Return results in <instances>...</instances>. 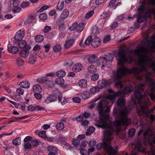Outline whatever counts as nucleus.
Segmentation results:
<instances>
[{"mask_svg":"<svg viewBox=\"0 0 155 155\" xmlns=\"http://www.w3.org/2000/svg\"><path fill=\"white\" fill-rule=\"evenodd\" d=\"M24 147L26 149H30L31 148V144L28 142L25 143L24 144Z\"/></svg>","mask_w":155,"mask_h":155,"instance_id":"57","label":"nucleus"},{"mask_svg":"<svg viewBox=\"0 0 155 155\" xmlns=\"http://www.w3.org/2000/svg\"><path fill=\"white\" fill-rule=\"evenodd\" d=\"M107 83L106 80L103 79L100 80L97 82V86L99 89H103L106 86Z\"/></svg>","mask_w":155,"mask_h":155,"instance_id":"13","label":"nucleus"},{"mask_svg":"<svg viewBox=\"0 0 155 155\" xmlns=\"http://www.w3.org/2000/svg\"><path fill=\"white\" fill-rule=\"evenodd\" d=\"M155 109V106L152 109L150 110H148V108L146 105L141 107L140 111H138L139 115L142 114L147 113H151Z\"/></svg>","mask_w":155,"mask_h":155,"instance_id":"8","label":"nucleus"},{"mask_svg":"<svg viewBox=\"0 0 155 155\" xmlns=\"http://www.w3.org/2000/svg\"><path fill=\"white\" fill-rule=\"evenodd\" d=\"M133 90L130 87H127L124 88L123 90L118 91L117 92L114 93L112 94H109L107 95L106 98L107 99L112 100L114 99L117 96H121L123 94H127L131 92Z\"/></svg>","mask_w":155,"mask_h":155,"instance_id":"4","label":"nucleus"},{"mask_svg":"<svg viewBox=\"0 0 155 155\" xmlns=\"http://www.w3.org/2000/svg\"><path fill=\"white\" fill-rule=\"evenodd\" d=\"M43 47L45 48V52H48L49 51V49L51 47V45L50 44H47L44 45Z\"/></svg>","mask_w":155,"mask_h":155,"instance_id":"55","label":"nucleus"},{"mask_svg":"<svg viewBox=\"0 0 155 155\" xmlns=\"http://www.w3.org/2000/svg\"><path fill=\"white\" fill-rule=\"evenodd\" d=\"M150 96L153 101H155V87L151 88V92L150 94Z\"/></svg>","mask_w":155,"mask_h":155,"instance_id":"32","label":"nucleus"},{"mask_svg":"<svg viewBox=\"0 0 155 155\" xmlns=\"http://www.w3.org/2000/svg\"><path fill=\"white\" fill-rule=\"evenodd\" d=\"M69 14V12L67 9H65L63 11L60 16L61 18L64 19L67 18Z\"/></svg>","mask_w":155,"mask_h":155,"instance_id":"22","label":"nucleus"},{"mask_svg":"<svg viewBox=\"0 0 155 155\" xmlns=\"http://www.w3.org/2000/svg\"><path fill=\"white\" fill-rule=\"evenodd\" d=\"M28 110L30 111L41 110H44V108L36 105H30L28 107Z\"/></svg>","mask_w":155,"mask_h":155,"instance_id":"10","label":"nucleus"},{"mask_svg":"<svg viewBox=\"0 0 155 155\" xmlns=\"http://www.w3.org/2000/svg\"><path fill=\"white\" fill-rule=\"evenodd\" d=\"M116 0H111L109 4V6L110 8H113L115 5Z\"/></svg>","mask_w":155,"mask_h":155,"instance_id":"63","label":"nucleus"},{"mask_svg":"<svg viewBox=\"0 0 155 155\" xmlns=\"http://www.w3.org/2000/svg\"><path fill=\"white\" fill-rule=\"evenodd\" d=\"M29 53V51L28 50H22L19 52L20 56L24 58H26Z\"/></svg>","mask_w":155,"mask_h":155,"instance_id":"23","label":"nucleus"},{"mask_svg":"<svg viewBox=\"0 0 155 155\" xmlns=\"http://www.w3.org/2000/svg\"><path fill=\"white\" fill-rule=\"evenodd\" d=\"M99 29L97 25H95L93 27L92 33L94 34L97 33L99 31Z\"/></svg>","mask_w":155,"mask_h":155,"instance_id":"46","label":"nucleus"},{"mask_svg":"<svg viewBox=\"0 0 155 155\" xmlns=\"http://www.w3.org/2000/svg\"><path fill=\"white\" fill-rule=\"evenodd\" d=\"M21 9L18 6L14 7L12 9L13 12L15 13H18L21 11Z\"/></svg>","mask_w":155,"mask_h":155,"instance_id":"43","label":"nucleus"},{"mask_svg":"<svg viewBox=\"0 0 155 155\" xmlns=\"http://www.w3.org/2000/svg\"><path fill=\"white\" fill-rule=\"evenodd\" d=\"M39 17L41 19L45 20L47 18V15L46 14L42 13L39 15Z\"/></svg>","mask_w":155,"mask_h":155,"instance_id":"45","label":"nucleus"},{"mask_svg":"<svg viewBox=\"0 0 155 155\" xmlns=\"http://www.w3.org/2000/svg\"><path fill=\"white\" fill-rule=\"evenodd\" d=\"M97 67L93 65H91L88 68L89 72L91 73H93L97 71Z\"/></svg>","mask_w":155,"mask_h":155,"instance_id":"26","label":"nucleus"},{"mask_svg":"<svg viewBox=\"0 0 155 155\" xmlns=\"http://www.w3.org/2000/svg\"><path fill=\"white\" fill-rule=\"evenodd\" d=\"M29 5V3L28 2H23L21 4V6L22 8H25L28 7Z\"/></svg>","mask_w":155,"mask_h":155,"instance_id":"61","label":"nucleus"},{"mask_svg":"<svg viewBox=\"0 0 155 155\" xmlns=\"http://www.w3.org/2000/svg\"><path fill=\"white\" fill-rule=\"evenodd\" d=\"M109 12L108 11H105L104 12L102 16L104 19H106L110 16Z\"/></svg>","mask_w":155,"mask_h":155,"instance_id":"47","label":"nucleus"},{"mask_svg":"<svg viewBox=\"0 0 155 155\" xmlns=\"http://www.w3.org/2000/svg\"><path fill=\"white\" fill-rule=\"evenodd\" d=\"M108 104V102L106 99L101 100L99 102L97 109L101 117L100 120L96 122L95 126L103 128H108L104 132V145L107 150L110 152L109 155H115L116 150L110 145V141L113 138L114 132H115L117 134L121 130V124L128 126L130 124L131 120L127 117L128 110L125 107L114 115L117 121L113 122V124L110 122L109 118L110 106H108L105 109Z\"/></svg>","mask_w":155,"mask_h":155,"instance_id":"2","label":"nucleus"},{"mask_svg":"<svg viewBox=\"0 0 155 155\" xmlns=\"http://www.w3.org/2000/svg\"><path fill=\"white\" fill-rule=\"evenodd\" d=\"M95 128L93 127H91L88 128L87 132H86V134L90 135L91 133H93L95 131Z\"/></svg>","mask_w":155,"mask_h":155,"instance_id":"41","label":"nucleus"},{"mask_svg":"<svg viewBox=\"0 0 155 155\" xmlns=\"http://www.w3.org/2000/svg\"><path fill=\"white\" fill-rule=\"evenodd\" d=\"M81 153L83 155H89V152L85 149H82L80 151Z\"/></svg>","mask_w":155,"mask_h":155,"instance_id":"52","label":"nucleus"},{"mask_svg":"<svg viewBox=\"0 0 155 155\" xmlns=\"http://www.w3.org/2000/svg\"><path fill=\"white\" fill-rule=\"evenodd\" d=\"M27 45L26 41L24 40L19 41L18 43V46L21 48H24Z\"/></svg>","mask_w":155,"mask_h":155,"instance_id":"29","label":"nucleus"},{"mask_svg":"<svg viewBox=\"0 0 155 155\" xmlns=\"http://www.w3.org/2000/svg\"><path fill=\"white\" fill-rule=\"evenodd\" d=\"M58 100L59 102H60L62 105H64L67 103V101L66 99L62 97H59Z\"/></svg>","mask_w":155,"mask_h":155,"instance_id":"40","label":"nucleus"},{"mask_svg":"<svg viewBox=\"0 0 155 155\" xmlns=\"http://www.w3.org/2000/svg\"><path fill=\"white\" fill-rule=\"evenodd\" d=\"M35 19V17L33 15H30L28 17L25 22L28 24L31 23Z\"/></svg>","mask_w":155,"mask_h":155,"instance_id":"38","label":"nucleus"},{"mask_svg":"<svg viewBox=\"0 0 155 155\" xmlns=\"http://www.w3.org/2000/svg\"><path fill=\"white\" fill-rule=\"evenodd\" d=\"M125 99L124 97L118 98L117 100V106L120 107L124 106L125 104Z\"/></svg>","mask_w":155,"mask_h":155,"instance_id":"21","label":"nucleus"},{"mask_svg":"<svg viewBox=\"0 0 155 155\" xmlns=\"http://www.w3.org/2000/svg\"><path fill=\"white\" fill-rule=\"evenodd\" d=\"M55 83L58 85H62L64 82V80L61 78H58L55 79Z\"/></svg>","mask_w":155,"mask_h":155,"instance_id":"31","label":"nucleus"},{"mask_svg":"<svg viewBox=\"0 0 155 155\" xmlns=\"http://www.w3.org/2000/svg\"><path fill=\"white\" fill-rule=\"evenodd\" d=\"M87 81L84 79H82L78 81L79 86L82 88H85L87 86Z\"/></svg>","mask_w":155,"mask_h":155,"instance_id":"17","label":"nucleus"},{"mask_svg":"<svg viewBox=\"0 0 155 155\" xmlns=\"http://www.w3.org/2000/svg\"><path fill=\"white\" fill-rule=\"evenodd\" d=\"M135 132V129L133 128L130 129L128 132V135L130 137H132L134 135Z\"/></svg>","mask_w":155,"mask_h":155,"instance_id":"48","label":"nucleus"},{"mask_svg":"<svg viewBox=\"0 0 155 155\" xmlns=\"http://www.w3.org/2000/svg\"><path fill=\"white\" fill-rule=\"evenodd\" d=\"M97 57L94 54L90 55L87 58L88 62L91 63H94L97 61Z\"/></svg>","mask_w":155,"mask_h":155,"instance_id":"18","label":"nucleus"},{"mask_svg":"<svg viewBox=\"0 0 155 155\" xmlns=\"http://www.w3.org/2000/svg\"><path fill=\"white\" fill-rule=\"evenodd\" d=\"M61 49V46L60 45L57 44L53 48L54 51L57 52L60 51Z\"/></svg>","mask_w":155,"mask_h":155,"instance_id":"37","label":"nucleus"},{"mask_svg":"<svg viewBox=\"0 0 155 155\" xmlns=\"http://www.w3.org/2000/svg\"><path fill=\"white\" fill-rule=\"evenodd\" d=\"M99 89L97 86V87H94L91 88L90 90V91L91 94H94L98 92L99 91Z\"/></svg>","mask_w":155,"mask_h":155,"instance_id":"39","label":"nucleus"},{"mask_svg":"<svg viewBox=\"0 0 155 155\" xmlns=\"http://www.w3.org/2000/svg\"><path fill=\"white\" fill-rule=\"evenodd\" d=\"M65 72L63 70H61L57 72L56 73V76L58 77H62L66 75Z\"/></svg>","mask_w":155,"mask_h":155,"instance_id":"28","label":"nucleus"},{"mask_svg":"<svg viewBox=\"0 0 155 155\" xmlns=\"http://www.w3.org/2000/svg\"><path fill=\"white\" fill-rule=\"evenodd\" d=\"M36 55L33 54H31L29 56V62L31 64H33L36 61Z\"/></svg>","mask_w":155,"mask_h":155,"instance_id":"20","label":"nucleus"},{"mask_svg":"<svg viewBox=\"0 0 155 155\" xmlns=\"http://www.w3.org/2000/svg\"><path fill=\"white\" fill-rule=\"evenodd\" d=\"M145 86L142 84H140L136 88L134 92V96L136 99L138 100L137 104L141 103V99L143 98L146 99L145 104H146L148 103V100L146 97L145 96L147 94V93L144 92Z\"/></svg>","mask_w":155,"mask_h":155,"instance_id":"3","label":"nucleus"},{"mask_svg":"<svg viewBox=\"0 0 155 155\" xmlns=\"http://www.w3.org/2000/svg\"><path fill=\"white\" fill-rule=\"evenodd\" d=\"M84 27V25L83 23H80L78 24V23L75 22L73 23L71 26L69 27V29L71 31L75 29L78 32H80L83 31Z\"/></svg>","mask_w":155,"mask_h":155,"instance_id":"7","label":"nucleus"},{"mask_svg":"<svg viewBox=\"0 0 155 155\" xmlns=\"http://www.w3.org/2000/svg\"><path fill=\"white\" fill-rule=\"evenodd\" d=\"M143 47H140L135 52V54L139 58L138 61L141 68H134L131 69L126 68L123 65L124 62L131 63L132 61L130 55H126V52L122 50L117 53L119 59L118 64L122 65L117 71H113V79L117 86H120V88L123 87L121 82V78L125 75L130 73H134L135 77L138 80L142 81L145 79L146 81L150 83L153 82L151 77L152 73L148 72L146 67L153 68L155 72V61H153V56L151 52L155 51V37L152 36L150 40L147 39L142 41Z\"/></svg>","mask_w":155,"mask_h":155,"instance_id":"1","label":"nucleus"},{"mask_svg":"<svg viewBox=\"0 0 155 155\" xmlns=\"http://www.w3.org/2000/svg\"><path fill=\"white\" fill-rule=\"evenodd\" d=\"M35 40L37 42H40L44 39L43 36L41 35H38L35 37Z\"/></svg>","mask_w":155,"mask_h":155,"instance_id":"36","label":"nucleus"},{"mask_svg":"<svg viewBox=\"0 0 155 155\" xmlns=\"http://www.w3.org/2000/svg\"><path fill=\"white\" fill-rule=\"evenodd\" d=\"M73 144L75 146L77 147L78 146L79 143V141L77 139H74L72 142Z\"/></svg>","mask_w":155,"mask_h":155,"instance_id":"64","label":"nucleus"},{"mask_svg":"<svg viewBox=\"0 0 155 155\" xmlns=\"http://www.w3.org/2000/svg\"><path fill=\"white\" fill-rule=\"evenodd\" d=\"M99 75L97 74H94L91 76V80L93 81L97 80L99 78Z\"/></svg>","mask_w":155,"mask_h":155,"instance_id":"50","label":"nucleus"},{"mask_svg":"<svg viewBox=\"0 0 155 155\" xmlns=\"http://www.w3.org/2000/svg\"><path fill=\"white\" fill-rule=\"evenodd\" d=\"M101 61L100 63V64L101 65V67L103 68L105 66H107V63L108 61L107 59L105 57L102 58L100 59Z\"/></svg>","mask_w":155,"mask_h":155,"instance_id":"25","label":"nucleus"},{"mask_svg":"<svg viewBox=\"0 0 155 155\" xmlns=\"http://www.w3.org/2000/svg\"><path fill=\"white\" fill-rule=\"evenodd\" d=\"M20 86L23 88H28L30 86V83L28 81H22L19 83Z\"/></svg>","mask_w":155,"mask_h":155,"instance_id":"27","label":"nucleus"},{"mask_svg":"<svg viewBox=\"0 0 155 155\" xmlns=\"http://www.w3.org/2000/svg\"><path fill=\"white\" fill-rule=\"evenodd\" d=\"M37 81L41 83H44L45 82H46L47 81L46 78L41 77L37 79Z\"/></svg>","mask_w":155,"mask_h":155,"instance_id":"51","label":"nucleus"},{"mask_svg":"<svg viewBox=\"0 0 155 155\" xmlns=\"http://www.w3.org/2000/svg\"><path fill=\"white\" fill-rule=\"evenodd\" d=\"M38 135L39 137L44 138H45L47 136L46 132L44 131H41L39 132Z\"/></svg>","mask_w":155,"mask_h":155,"instance_id":"42","label":"nucleus"},{"mask_svg":"<svg viewBox=\"0 0 155 155\" xmlns=\"http://www.w3.org/2000/svg\"><path fill=\"white\" fill-rule=\"evenodd\" d=\"M46 140L48 141L53 143L55 142L54 138L53 137H48L46 136L45 138Z\"/></svg>","mask_w":155,"mask_h":155,"instance_id":"62","label":"nucleus"},{"mask_svg":"<svg viewBox=\"0 0 155 155\" xmlns=\"http://www.w3.org/2000/svg\"><path fill=\"white\" fill-rule=\"evenodd\" d=\"M39 141L38 140H32V145L35 147L38 146L39 144Z\"/></svg>","mask_w":155,"mask_h":155,"instance_id":"58","label":"nucleus"},{"mask_svg":"<svg viewBox=\"0 0 155 155\" xmlns=\"http://www.w3.org/2000/svg\"><path fill=\"white\" fill-rule=\"evenodd\" d=\"M8 50L10 53H12L13 54H16L19 51L18 48L17 46H12L10 48L8 47Z\"/></svg>","mask_w":155,"mask_h":155,"instance_id":"16","label":"nucleus"},{"mask_svg":"<svg viewBox=\"0 0 155 155\" xmlns=\"http://www.w3.org/2000/svg\"><path fill=\"white\" fill-rule=\"evenodd\" d=\"M135 149L137 152L144 153L146 151L145 149L143 147L142 144L140 142H138L135 144Z\"/></svg>","mask_w":155,"mask_h":155,"instance_id":"12","label":"nucleus"},{"mask_svg":"<svg viewBox=\"0 0 155 155\" xmlns=\"http://www.w3.org/2000/svg\"><path fill=\"white\" fill-rule=\"evenodd\" d=\"M32 89L35 93H40L42 90L41 87L38 84L34 85L32 87Z\"/></svg>","mask_w":155,"mask_h":155,"instance_id":"19","label":"nucleus"},{"mask_svg":"<svg viewBox=\"0 0 155 155\" xmlns=\"http://www.w3.org/2000/svg\"><path fill=\"white\" fill-rule=\"evenodd\" d=\"M74 42V39H71L68 40L64 44V46L65 48H69L71 46Z\"/></svg>","mask_w":155,"mask_h":155,"instance_id":"15","label":"nucleus"},{"mask_svg":"<svg viewBox=\"0 0 155 155\" xmlns=\"http://www.w3.org/2000/svg\"><path fill=\"white\" fill-rule=\"evenodd\" d=\"M24 36V32L23 31H18L15 35V38L16 39V38H19V39L22 38Z\"/></svg>","mask_w":155,"mask_h":155,"instance_id":"24","label":"nucleus"},{"mask_svg":"<svg viewBox=\"0 0 155 155\" xmlns=\"http://www.w3.org/2000/svg\"><path fill=\"white\" fill-rule=\"evenodd\" d=\"M56 127L57 129L61 130L64 128V126L63 123L60 122L57 124Z\"/></svg>","mask_w":155,"mask_h":155,"instance_id":"30","label":"nucleus"},{"mask_svg":"<svg viewBox=\"0 0 155 155\" xmlns=\"http://www.w3.org/2000/svg\"><path fill=\"white\" fill-rule=\"evenodd\" d=\"M94 13V11H91L86 14L85 15V17L86 18H88L91 17Z\"/></svg>","mask_w":155,"mask_h":155,"instance_id":"49","label":"nucleus"},{"mask_svg":"<svg viewBox=\"0 0 155 155\" xmlns=\"http://www.w3.org/2000/svg\"><path fill=\"white\" fill-rule=\"evenodd\" d=\"M40 93H35L34 96L38 100H40L42 97V95L39 94Z\"/></svg>","mask_w":155,"mask_h":155,"instance_id":"60","label":"nucleus"},{"mask_svg":"<svg viewBox=\"0 0 155 155\" xmlns=\"http://www.w3.org/2000/svg\"><path fill=\"white\" fill-rule=\"evenodd\" d=\"M92 38L91 37H90L88 38L85 41V44L86 45H88L92 41Z\"/></svg>","mask_w":155,"mask_h":155,"instance_id":"56","label":"nucleus"},{"mask_svg":"<svg viewBox=\"0 0 155 155\" xmlns=\"http://www.w3.org/2000/svg\"><path fill=\"white\" fill-rule=\"evenodd\" d=\"M155 14L154 9L153 8H149L144 11V14H139L137 17V21L139 23H141L144 21L147 18H151V14Z\"/></svg>","mask_w":155,"mask_h":155,"instance_id":"5","label":"nucleus"},{"mask_svg":"<svg viewBox=\"0 0 155 155\" xmlns=\"http://www.w3.org/2000/svg\"><path fill=\"white\" fill-rule=\"evenodd\" d=\"M64 2L62 1L61 3L59 2L57 6V9L58 10L61 11L64 8Z\"/></svg>","mask_w":155,"mask_h":155,"instance_id":"33","label":"nucleus"},{"mask_svg":"<svg viewBox=\"0 0 155 155\" xmlns=\"http://www.w3.org/2000/svg\"><path fill=\"white\" fill-rule=\"evenodd\" d=\"M101 41L99 38H94L91 42V46L94 48H97L101 45Z\"/></svg>","mask_w":155,"mask_h":155,"instance_id":"11","label":"nucleus"},{"mask_svg":"<svg viewBox=\"0 0 155 155\" xmlns=\"http://www.w3.org/2000/svg\"><path fill=\"white\" fill-rule=\"evenodd\" d=\"M65 139L63 137L60 136L59 138V141L61 142L62 145H64V143H66L65 142Z\"/></svg>","mask_w":155,"mask_h":155,"instance_id":"53","label":"nucleus"},{"mask_svg":"<svg viewBox=\"0 0 155 155\" xmlns=\"http://www.w3.org/2000/svg\"><path fill=\"white\" fill-rule=\"evenodd\" d=\"M144 138H146V136L149 137V140L151 144L155 143V136L153 129L148 127L143 134Z\"/></svg>","mask_w":155,"mask_h":155,"instance_id":"6","label":"nucleus"},{"mask_svg":"<svg viewBox=\"0 0 155 155\" xmlns=\"http://www.w3.org/2000/svg\"><path fill=\"white\" fill-rule=\"evenodd\" d=\"M58 96L55 94L51 95L47 97L43 101V103H49L51 102H54L57 99Z\"/></svg>","mask_w":155,"mask_h":155,"instance_id":"9","label":"nucleus"},{"mask_svg":"<svg viewBox=\"0 0 155 155\" xmlns=\"http://www.w3.org/2000/svg\"><path fill=\"white\" fill-rule=\"evenodd\" d=\"M47 149L50 152L57 153V150L55 147L53 146H50L47 147Z\"/></svg>","mask_w":155,"mask_h":155,"instance_id":"34","label":"nucleus"},{"mask_svg":"<svg viewBox=\"0 0 155 155\" xmlns=\"http://www.w3.org/2000/svg\"><path fill=\"white\" fill-rule=\"evenodd\" d=\"M21 139L20 137H18L16 139H15L12 141L13 144L15 146L19 145L21 144Z\"/></svg>","mask_w":155,"mask_h":155,"instance_id":"35","label":"nucleus"},{"mask_svg":"<svg viewBox=\"0 0 155 155\" xmlns=\"http://www.w3.org/2000/svg\"><path fill=\"white\" fill-rule=\"evenodd\" d=\"M17 63L18 66H20L23 64V61L21 58H19L17 60Z\"/></svg>","mask_w":155,"mask_h":155,"instance_id":"54","label":"nucleus"},{"mask_svg":"<svg viewBox=\"0 0 155 155\" xmlns=\"http://www.w3.org/2000/svg\"><path fill=\"white\" fill-rule=\"evenodd\" d=\"M105 58L107 59V61L108 62L111 61L113 58L112 55L111 54H109V55H107Z\"/></svg>","mask_w":155,"mask_h":155,"instance_id":"59","label":"nucleus"},{"mask_svg":"<svg viewBox=\"0 0 155 155\" xmlns=\"http://www.w3.org/2000/svg\"><path fill=\"white\" fill-rule=\"evenodd\" d=\"M83 68L82 65L78 63L75 64L72 68L74 72H79Z\"/></svg>","mask_w":155,"mask_h":155,"instance_id":"14","label":"nucleus"},{"mask_svg":"<svg viewBox=\"0 0 155 155\" xmlns=\"http://www.w3.org/2000/svg\"><path fill=\"white\" fill-rule=\"evenodd\" d=\"M16 92L18 96L23 95L24 93V90L21 88L17 89Z\"/></svg>","mask_w":155,"mask_h":155,"instance_id":"44","label":"nucleus"}]
</instances>
